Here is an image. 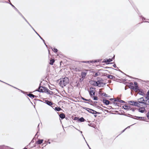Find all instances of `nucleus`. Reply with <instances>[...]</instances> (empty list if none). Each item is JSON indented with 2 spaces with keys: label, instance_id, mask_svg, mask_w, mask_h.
<instances>
[{
  "label": "nucleus",
  "instance_id": "obj_1",
  "mask_svg": "<svg viewBox=\"0 0 149 149\" xmlns=\"http://www.w3.org/2000/svg\"><path fill=\"white\" fill-rule=\"evenodd\" d=\"M138 102H136L137 103V106L138 107H140V106H146V105H149V101H148L149 100H146L143 97H141L138 100Z\"/></svg>",
  "mask_w": 149,
  "mask_h": 149
},
{
  "label": "nucleus",
  "instance_id": "obj_2",
  "mask_svg": "<svg viewBox=\"0 0 149 149\" xmlns=\"http://www.w3.org/2000/svg\"><path fill=\"white\" fill-rule=\"evenodd\" d=\"M69 81V80L68 78L67 77H65L60 79L59 84L61 86L63 87L67 84L68 83Z\"/></svg>",
  "mask_w": 149,
  "mask_h": 149
},
{
  "label": "nucleus",
  "instance_id": "obj_3",
  "mask_svg": "<svg viewBox=\"0 0 149 149\" xmlns=\"http://www.w3.org/2000/svg\"><path fill=\"white\" fill-rule=\"evenodd\" d=\"M123 107L125 109L127 110H131L133 112H134L135 110L136 109L135 108H132L131 107L128 105L123 106Z\"/></svg>",
  "mask_w": 149,
  "mask_h": 149
},
{
  "label": "nucleus",
  "instance_id": "obj_4",
  "mask_svg": "<svg viewBox=\"0 0 149 149\" xmlns=\"http://www.w3.org/2000/svg\"><path fill=\"white\" fill-rule=\"evenodd\" d=\"M147 107L146 106H143L142 107H139V108L138 109L139 111L141 113H143L146 111L145 107Z\"/></svg>",
  "mask_w": 149,
  "mask_h": 149
},
{
  "label": "nucleus",
  "instance_id": "obj_5",
  "mask_svg": "<svg viewBox=\"0 0 149 149\" xmlns=\"http://www.w3.org/2000/svg\"><path fill=\"white\" fill-rule=\"evenodd\" d=\"M46 87H45L40 86L39 88V89L36 91L41 92H45Z\"/></svg>",
  "mask_w": 149,
  "mask_h": 149
},
{
  "label": "nucleus",
  "instance_id": "obj_6",
  "mask_svg": "<svg viewBox=\"0 0 149 149\" xmlns=\"http://www.w3.org/2000/svg\"><path fill=\"white\" fill-rule=\"evenodd\" d=\"M89 93L91 96L95 95V90L93 88H90L89 90Z\"/></svg>",
  "mask_w": 149,
  "mask_h": 149
},
{
  "label": "nucleus",
  "instance_id": "obj_7",
  "mask_svg": "<svg viewBox=\"0 0 149 149\" xmlns=\"http://www.w3.org/2000/svg\"><path fill=\"white\" fill-rule=\"evenodd\" d=\"M87 110L89 113H91L93 114H98V112L93 110L91 109H90L89 108H87Z\"/></svg>",
  "mask_w": 149,
  "mask_h": 149
},
{
  "label": "nucleus",
  "instance_id": "obj_8",
  "mask_svg": "<svg viewBox=\"0 0 149 149\" xmlns=\"http://www.w3.org/2000/svg\"><path fill=\"white\" fill-rule=\"evenodd\" d=\"M128 103L132 105L136 106H137V102H134L132 101H128Z\"/></svg>",
  "mask_w": 149,
  "mask_h": 149
},
{
  "label": "nucleus",
  "instance_id": "obj_9",
  "mask_svg": "<svg viewBox=\"0 0 149 149\" xmlns=\"http://www.w3.org/2000/svg\"><path fill=\"white\" fill-rule=\"evenodd\" d=\"M96 82H97V84L98 85L97 86H98L99 87H101L104 85V83L101 82L100 81H96Z\"/></svg>",
  "mask_w": 149,
  "mask_h": 149
},
{
  "label": "nucleus",
  "instance_id": "obj_10",
  "mask_svg": "<svg viewBox=\"0 0 149 149\" xmlns=\"http://www.w3.org/2000/svg\"><path fill=\"white\" fill-rule=\"evenodd\" d=\"M87 73L85 72H82L81 73V79H82V80H83L86 76Z\"/></svg>",
  "mask_w": 149,
  "mask_h": 149
},
{
  "label": "nucleus",
  "instance_id": "obj_11",
  "mask_svg": "<svg viewBox=\"0 0 149 149\" xmlns=\"http://www.w3.org/2000/svg\"><path fill=\"white\" fill-rule=\"evenodd\" d=\"M45 93H47V94H50V95H52L53 94V93L52 91H50L49 90L47 89V88H46Z\"/></svg>",
  "mask_w": 149,
  "mask_h": 149
},
{
  "label": "nucleus",
  "instance_id": "obj_12",
  "mask_svg": "<svg viewBox=\"0 0 149 149\" xmlns=\"http://www.w3.org/2000/svg\"><path fill=\"white\" fill-rule=\"evenodd\" d=\"M147 101V100L149 101V91H148L147 93L146 96L143 97Z\"/></svg>",
  "mask_w": 149,
  "mask_h": 149
},
{
  "label": "nucleus",
  "instance_id": "obj_13",
  "mask_svg": "<svg viewBox=\"0 0 149 149\" xmlns=\"http://www.w3.org/2000/svg\"><path fill=\"white\" fill-rule=\"evenodd\" d=\"M90 83L91 84H92L93 85L95 86H97L98 85L97 84V82H96V81H89Z\"/></svg>",
  "mask_w": 149,
  "mask_h": 149
},
{
  "label": "nucleus",
  "instance_id": "obj_14",
  "mask_svg": "<svg viewBox=\"0 0 149 149\" xmlns=\"http://www.w3.org/2000/svg\"><path fill=\"white\" fill-rule=\"evenodd\" d=\"M103 102L106 105H108L109 104L110 102L107 100H103Z\"/></svg>",
  "mask_w": 149,
  "mask_h": 149
},
{
  "label": "nucleus",
  "instance_id": "obj_15",
  "mask_svg": "<svg viewBox=\"0 0 149 149\" xmlns=\"http://www.w3.org/2000/svg\"><path fill=\"white\" fill-rule=\"evenodd\" d=\"M45 103L47 105L50 106L53 104L51 102L49 101L48 100H45Z\"/></svg>",
  "mask_w": 149,
  "mask_h": 149
},
{
  "label": "nucleus",
  "instance_id": "obj_16",
  "mask_svg": "<svg viewBox=\"0 0 149 149\" xmlns=\"http://www.w3.org/2000/svg\"><path fill=\"white\" fill-rule=\"evenodd\" d=\"M96 62V61H82L81 62L83 63H93L95 62Z\"/></svg>",
  "mask_w": 149,
  "mask_h": 149
},
{
  "label": "nucleus",
  "instance_id": "obj_17",
  "mask_svg": "<svg viewBox=\"0 0 149 149\" xmlns=\"http://www.w3.org/2000/svg\"><path fill=\"white\" fill-rule=\"evenodd\" d=\"M27 95L30 97H32V99L36 97V96L32 94H29Z\"/></svg>",
  "mask_w": 149,
  "mask_h": 149
},
{
  "label": "nucleus",
  "instance_id": "obj_18",
  "mask_svg": "<svg viewBox=\"0 0 149 149\" xmlns=\"http://www.w3.org/2000/svg\"><path fill=\"white\" fill-rule=\"evenodd\" d=\"M59 116L62 119H63L65 118V116L63 113H62L61 114H60Z\"/></svg>",
  "mask_w": 149,
  "mask_h": 149
},
{
  "label": "nucleus",
  "instance_id": "obj_19",
  "mask_svg": "<svg viewBox=\"0 0 149 149\" xmlns=\"http://www.w3.org/2000/svg\"><path fill=\"white\" fill-rule=\"evenodd\" d=\"M107 78L110 79H113V77H114L112 75H107Z\"/></svg>",
  "mask_w": 149,
  "mask_h": 149
},
{
  "label": "nucleus",
  "instance_id": "obj_20",
  "mask_svg": "<svg viewBox=\"0 0 149 149\" xmlns=\"http://www.w3.org/2000/svg\"><path fill=\"white\" fill-rule=\"evenodd\" d=\"M55 110L57 111H59L62 110L61 108L59 107H56L55 108Z\"/></svg>",
  "mask_w": 149,
  "mask_h": 149
},
{
  "label": "nucleus",
  "instance_id": "obj_21",
  "mask_svg": "<svg viewBox=\"0 0 149 149\" xmlns=\"http://www.w3.org/2000/svg\"><path fill=\"white\" fill-rule=\"evenodd\" d=\"M54 59H52L50 60V62L49 63V64L51 65H53V64L54 63Z\"/></svg>",
  "mask_w": 149,
  "mask_h": 149
},
{
  "label": "nucleus",
  "instance_id": "obj_22",
  "mask_svg": "<svg viewBox=\"0 0 149 149\" xmlns=\"http://www.w3.org/2000/svg\"><path fill=\"white\" fill-rule=\"evenodd\" d=\"M43 141V139L39 140L37 141V143L38 144H41L42 143Z\"/></svg>",
  "mask_w": 149,
  "mask_h": 149
},
{
  "label": "nucleus",
  "instance_id": "obj_23",
  "mask_svg": "<svg viewBox=\"0 0 149 149\" xmlns=\"http://www.w3.org/2000/svg\"><path fill=\"white\" fill-rule=\"evenodd\" d=\"M85 119L83 117H81L80 118L79 120V121L81 122H83L84 121Z\"/></svg>",
  "mask_w": 149,
  "mask_h": 149
},
{
  "label": "nucleus",
  "instance_id": "obj_24",
  "mask_svg": "<svg viewBox=\"0 0 149 149\" xmlns=\"http://www.w3.org/2000/svg\"><path fill=\"white\" fill-rule=\"evenodd\" d=\"M112 59L111 58H109V59H107L105 61V62L106 63H108L109 62L111 61H112Z\"/></svg>",
  "mask_w": 149,
  "mask_h": 149
},
{
  "label": "nucleus",
  "instance_id": "obj_25",
  "mask_svg": "<svg viewBox=\"0 0 149 149\" xmlns=\"http://www.w3.org/2000/svg\"><path fill=\"white\" fill-rule=\"evenodd\" d=\"M102 95L103 96L106 97H109V96L107 94H106L105 93H103L102 94Z\"/></svg>",
  "mask_w": 149,
  "mask_h": 149
},
{
  "label": "nucleus",
  "instance_id": "obj_26",
  "mask_svg": "<svg viewBox=\"0 0 149 149\" xmlns=\"http://www.w3.org/2000/svg\"><path fill=\"white\" fill-rule=\"evenodd\" d=\"M136 119L137 120L139 119H140V120H142L144 119V117H137Z\"/></svg>",
  "mask_w": 149,
  "mask_h": 149
},
{
  "label": "nucleus",
  "instance_id": "obj_27",
  "mask_svg": "<svg viewBox=\"0 0 149 149\" xmlns=\"http://www.w3.org/2000/svg\"><path fill=\"white\" fill-rule=\"evenodd\" d=\"M52 50L54 52H57L58 51V50L57 49L55 48H52Z\"/></svg>",
  "mask_w": 149,
  "mask_h": 149
},
{
  "label": "nucleus",
  "instance_id": "obj_28",
  "mask_svg": "<svg viewBox=\"0 0 149 149\" xmlns=\"http://www.w3.org/2000/svg\"><path fill=\"white\" fill-rule=\"evenodd\" d=\"M81 98L82 100H85L86 101H88L89 102H90L91 101L90 100L86 99L84 98L83 97H81Z\"/></svg>",
  "mask_w": 149,
  "mask_h": 149
},
{
  "label": "nucleus",
  "instance_id": "obj_29",
  "mask_svg": "<svg viewBox=\"0 0 149 149\" xmlns=\"http://www.w3.org/2000/svg\"><path fill=\"white\" fill-rule=\"evenodd\" d=\"M22 17L26 21L28 24L29 25V26H31V25L29 23V22L27 21V20H26V19L24 18V17L23 16H22Z\"/></svg>",
  "mask_w": 149,
  "mask_h": 149
},
{
  "label": "nucleus",
  "instance_id": "obj_30",
  "mask_svg": "<svg viewBox=\"0 0 149 149\" xmlns=\"http://www.w3.org/2000/svg\"><path fill=\"white\" fill-rule=\"evenodd\" d=\"M136 91H137L138 90V87L137 86H135V87H134V89Z\"/></svg>",
  "mask_w": 149,
  "mask_h": 149
},
{
  "label": "nucleus",
  "instance_id": "obj_31",
  "mask_svg": "<svg viewBox=\"0 0 149 149\" xmlns=\"http://www.w3.org/2000/svg\"><path fill=\"white\" fill-rule=\"evenodd\" d=\"M40 38L43 40V41L44 42V43L45 45L47 47V45H46L45 44V40L42 39V38L39 35V36H38Z\"/></svg>",
  "mask_w": 149,
  "mask_h": 149
},
{
  "label": "nucleus",
  "instance_id": "obj_32",
  "mask_svg": "<svg viewBox=\"0 0 149 149\" xmlns=\"http://www.w3.org/2000/svg\"><path fill=\"white\" fill-rule=\"evenodd\" d=\"M119 102L122 103H125V102L124 101L121 100H120V101H119Z\"/></svg>",
  "mask_w": 149,
  "mask_h": 149
},
{
  "label": "nucleus",
  "instance_id": "obj_33",
  "mask_svg": "<svg viewBox=\"0 0 149 149\" xmlns=\"http://www.w3.org/2000/svg\"><path fill=\"white\" fill-rule=\"evenodd\" d=\"M93 100H97V96H94L93 97Z\"/></svg>",
  "mask_w": 149,
  "mask_h": 149
},
{
  "label": "nucleus",
  "instance_id": "obj_34",
  "mask_svg": "<svg viewBox=\"0 0 149 149\" xmlns=\"http://www.w3.org/2000/svg\"><path fill=\"white\" fill-rule=\"evenodd\" d=\"M99 74H98V73H96L94 75V77H96Z\"/></svg>",
  "mask_w": 149,
  "mask_h": 149
},
{
  "label": "nucleus",
  "instance_id": "obj_35",
  "mask_svg": "<svg viewBox=\"0 0 149 149\" xmlns=\"http://www.w3.org/2000/svg\"><path fill=\"white\" fill-rule=\"evenodd\" d=\"M130 127V126H128V127H127L124 130H123L122 131V133H123V132H124L125 131V130L126 129H127V128H129Z\"/></svg>",
  "mask_w": 149,
  "mask_h": 149
},
{
  "label": "nucleus",
  "instance_id": "obj_36",
  "mask_svg": "<svg viewBox=\"0 0 149 149\" xmlns=\"http://www.w3.org/2000/svg\"><path fill=\"white\" fill-rule=\"evenodd\" d=\"M35 31V32L36 33V34L38 35L39 36V35L38 34V33L35 31V30L33 28V27L31 26V27Z\"/></svg>",
  "mask_w": 149,
  "mask_h": 149
},
{
  "label": "nucleus",
  "instance_id": "obj_37",
  "mask_svg": "<svg viewBox=\"0 0 149 149\" xmlns=\"http://www.w3.org/2000/svg\"><path fill=\"white\" fill-rule=\"evenodd\" d=\"M35 31V32L36 33V34L38 35L39 36V35L38 34V33L35 31V30L33 28V27L31 26V27Z\"/></svg>",
  "mask_w": 149,
  "mask_h": 149
},
{
  "label": "nucleus",
  "instance_id": "obj_38",
  "mask_svg": "<svg viewBox=\"0 0 149 149\" xmlns=\"http://www.w3.org/2000/svg\"><path fill=\"white\" fill-rule=\"evenodd\" d=\"M134 85L135 86H137V82H134Z\"/></svg>",
  "mask_w": 149,
  "mask_h": 149
},
{
  "label": "nucleus",
  "instance_id": "obj_39",
  "mask_svg": "<svg viewBox=\"0 0 149 149\" xmlns=\"http://www.w3.org/2000/svg\"><path fill=\"white\" fill-rule=\"evenodd\" d=\"M120 100H119V99L118 98H117V100H116L117 102H119V101H120Z\"/></svg>",
  "mask_w": 149,
  "mask_h": 149
},
{
  "label": "nucleus",
  "instance_id": "obj_40",
  "mask_svg": "<svg viewBox=\"0 0 149 149\" xmlns=\"http://www.w3.org/2000/svg\"><path fill=\"white\" fill-rule=\"evenodd\" d=\"M113 66L115 68H116L117 67L115 64L113 65Z\"/></svg>",
  "mask_w": 149,
  "mask_h": 149
},
{
  "label": "nucleus",
  "instance_id": "obj_41",
  "mask_svg": "<svg viewBox=\"0 0 149 149\" xmlns=\"http://www.w3.org/2000/svg\"><path fill=\"white\" fill-rule=\"evenodd\" d=\"M18 12L19 11L15 7L14 8Z\"/></svg>",
  "mask_w": 149,
  "mask_h": 149
},
{
  "label": "nucleus",
  "instance_id": "obj_42",
  "mask_svg": "<svg viewBox=\"0 0 149 149\" xmlns=\"http://www.w3.org/2000/svg\"><path fill=\"white\" fill-rule=\"evenodd\" d=\"M131 88L134 89V86H131V87L130 88Z\"/></svg>",
  "mask_w": 149,
  "mask_h": 149
},
{
  "label": "nucleus",
  "instance_id": "obj_43",
  "mask_svg": "<svg viewBox=\"0 0 149 149\" xmlns=\"http://www.w3.org/2000/svg\"><path fill=\"white\" fill-rule=\"evenodd\" d=\"M86 141V143H87V145H88V147H89H89H89V145L88 144V143H87L86 141Z\"/></svg>",
  "mask_w": 149,
  "mask_h": 149
},
{
  "label": "nucleus",
  "instance_id": "obj_44",
  "mask_svg": "<svg viewBox=\"0 0 149 149\" xmlns=\"http://www.w3.org/2000/svg\"><path fill=\"white\" fill-rule=\"evenodd\" d=\"M18 12L20 15H21L22 14L19 11Z\"/></svg>",
  "mask_w": 149,
  "mask_h": 149
},
{
  "label": "nucleus",
  "instance_id": "obj_45",
  "mask_svg": "<svg viewBox=\"0 0 149 149\" xmlns=\"http://www.w3.org/2000/svg\"><path fill=\"white\" fill-rule=\"evenodd\" d=\"M10 4L11 5L13 6V7L14 8L15 7L11 3Z\"/></svg>",
  "mask_w": 149,
  "mask_h": 149
},
{
  "label": "nucleus",
  "instance_id": "obj_46",
  "mask_svg": "<svg viewBox=\"0 0 149 149\" xmlns=\"http://www.w3.org/2000/svg\"><path fill=\"white\" fill-rule=\"evenodd\" d=\"M114 100H114V101H115V102H117V100H117V98H116V99H114Z\"/></svg>",
  "mask_w": 149,
  "mask_h": 149
},
{
  "label": "nucleus",
  "instance_id": "obj_47",
  "mask_svg": "<svg viewBox=\"0 0 149 149\" xmlns=\"http://www.w3.org/2000/svg\"><path fill=\"white\" fill-rule=\"evenodd\" d=\"M147 116V117L149 119V116L148 115Z\"/></svg>",
  "mask_w": 149,
  "mask_h": 149
},
{
  "label": "nucleus",
  "instance_id": "obj_48",
  "mask_svg": "<svg viewBox=\"0 0 149 149\" xmlns=\"http://www.w3.org/2000/svg\"><path fill=\"white\" fill-rule=\"evenodd\" d=\"M114 57H115V56H114L112 58V59H114Z\"/></svg>",
  "mask_w": 149,
  "mask_h": 149
},
{
  "label": "nucleus",
  "instance_id": "obj_49",
  "mask_svg": "<svg viewBox=\"0 0 149 149\" xmlns=\"http://www.w3.org/2000/svg\"><path fill=\"white\" fill-rule=\"evenodd\" d=\"M48 143L49 144H50L51 143L50 142H48Z\"/></svg>",
  "mask_w": 149,
  "mask_h": 149
},
{
  "label": "nucleus",
  "instance_id": "obj_50",
  "mask_svg": "<svg viewBox=\"0 0 149 149\" xmlns=\"http://www.w3.org/2000/svg\"><path fill=\"white\" fill-rule=\"evenodd\" d=\"M20 15L22 17V16H23L22 15V14H21V15Z\"/></svg>",
  "mask_w": 149,
  "mask_h": 149
},
{
  "label": "nucleus",
  "instance_id": "obj_51",
  "mask_svg": "<svg viewBox=\"0 0 149 149\" xmlns=\"http://www.w3.org/2000/svg\"><path fill=\"white\" fill-rule=\"evenodd\" d=\"M20 15L22 17V16H23L22 15V14H21V15Z\"/></svg>",
  "mask_w": 149,
  "mask_h": 149
},
{
  "label": "nucleus",
  "instance_id": "obj_52",
  "mask_svg": "<svg viewBox=\"0 0 149 149\" xmlns=\"http://www.w3.org/2000/svg\"><path fill=\"white\" fill-rule=\"evenodd\" d=\"M20 15L22 17V16H23L22 15V14H21V15Z\"/></svg>",
  "mask_w": 149,
  "mask_h": 149
},
{
  "label": "nucleus",
  "instance_id": "obj_53",
  "mask_svg": "<svg viewBox=\"0 0 149 149\" xmlns=\"http://www.w3.org/2000/svg\"><path fill=\"white\" fill-rule=\"evenodd\" d=\"M80 132L81 133H82V132L81 131H80Z\"/></svg>",
  "mask_w": 149,
  "mask_h": 149
},
{
  "label": "nucleus",
  "instance_id": "obj_54",
  "mask_svg": "<svg viewBox=\"0 0 149 149\" xmlns=\"http://www.w3.org/2000/svg\"><path fill=\"white\" fill-rule=\"evenodd\" d=\"M80 80H81V81H82V79H81H81H80Z\"/></svg>",
  "mask_w": 149,
  "mask_h": 149
},
{
  "label": "nucleus",
  "instance_id": "obj_55",
  "mask_svg": "<svg viewBox=\"0 0 149 149\" xmlns=\"http://www.w3.org/2000/svg\"><path fill=\"white\" fill-rule=\"evenodd\" d=\"M110 100H113V99H112V98H111V99H110Z\"/></svg>",
  "mask_w": 149,
  "mask_h": 149
},
{
  "label": "nucleus",
  "instance_id": "obj_56",
  "mask_svg": "<svg viewBox=\"0 0 149 149\" xmlns=\"http://www.w3.org/2000/svg\"><path fill=\"white\" fill-rule=\"evenodd\" d=\"M90 149H91V148H90V147H89V148Z\"/></svg>",
  "mask_w": 149,
  "mask_h": 149
},
{
  "label": "nucleus",
  "instance_id": "obj_57",
  "mask_svg": "<svg viewBox=\"0 0 149 149\" xmlns=\"http://www.w3.org/2000/svg\"><path fill=\"white\" fill-rule=\"evenodd\" d=\"M82 136L84 137L83 135V134H82Z\"/></svg>",
  "mask_w": 149,
  "mask_h": 149
}]
</instances>
